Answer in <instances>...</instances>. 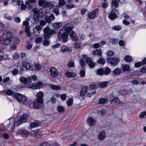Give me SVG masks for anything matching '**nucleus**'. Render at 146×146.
<instances>
[{
  "label": "nucleus",
  "mask_w": 146,
  "mask_h": 146,
  "mask_svg": "<svg viewBox=\"0 0 146 146\" xmlns=\"http://www.w3.org/2000/svg\"><path fill=\"white\" fill-rule=\"evenodd\" d=\"M46 23L44 20H42L39 22L40 25L42 27L46 25Z\"/></svg>",
  "instance_id": "nucleus-61"
},
{
  "label": "nucleus",
  "mask_w": 146,
  "mask_h": 146,
  "mask_svg": "<svg viewBox=\"0 0 146 146\" xmlns=\"http://www.w3.org/2000/svg\"><path fill=\"white\" fill-rule=\"evenodd\" d=\"M55 19V17L52 14H51L50 16L48 15H46L44 18V21L47 23L49 24L52 21H54Z\"/></svg>",
  "instance_id": "nucleus-14"
},
{
  "label": "nucleus",
  "mask_w": 146,
  "mask_h": 146,
  "mask_svg": "<svg viewBox=\"0 0 146 146\" xmlns=\"http://www.w3.org/2000/svg\"><path fill=\"white\" fill-rule=\"evenodd\" d=\"M107 55L109 57L113 56L114 54L113 52L111 50H109L107 53Z\"/></svg>",
  "instance_id": "nucleus-50"
},
{
  "label": "nucleus",
  "mask_w": 146,
  "mask_h": 146,
  "mask_svg": "<svg viewBox=\"0 0 146 146\" xmlns=\"http://www.w3.org/2000/svg\"><path fill=\"white\" fill-rule=\"evenodd\" d=\"M146 115V112L143 111L141 112L139 115V117L141 118H143Z\"/></svg>",
  "instance_id": "nucleus-64"
},
{
  "label": "nucleus",
  "mask_w": 146,
  "mask_h": 146,
  "mask_svg": "<svg viewBox=\"0 0 146 146\" xmlns=\"http://www.w3.org/2000/svg\"><path fill=\"white\" fill-rule=\"evenodd\" d=\"M104 70L103 68H100L96 72L97 75L100 76H102L104 74Z\"/></svg>",
  "instance_id": "nucleus-33"
},
{
  "label": "nucleus",
  "mask_w": 146,
  "mask_h": 146,
  "mask_svg": "<svg viewBox=\"0 0 146 146\" xmlns=\"http://www.w3.org/2000/svg\"><path fill=\"white\" fill-rule=\"evenodd\" d=\"M39 132L36 131H34L31 132V135L35 138H37L39 137Z\"/></svg>",
  "instance_id": "nucleus-37"
},
{
  "label": "nucleus",
  "mask_w": 146,
  "mask_h": 146,
  "mask_svg": "<svg viewBox=\"0 0 146 146\" xmlns=\"http://www.w3.org/2000/svg\"><path fill=\"white\" fill-rule=\"evenodd\" d=\"M59 8H60L57 7V6H56L52 10V13L55 14L56 16L60 14L59 9Z\"/></svg>",
  "instance_id": "nucleus-29"
},
{
  "label": "nucleus",
  "mask_w": 146,
  "mask_h": 146,
  "mask_svg": "<svg viewBox=\"0 0 146 146\" xmlns=\"http://www.w3.org/2000/svg\"><path fill=\"white\" fill-rule=\"evenodd\" d=\"M74 62L69 61L68 63V66L70 68L73 67L74 66Z\"/></svg>",
  "instance_id": "nucleus-55"
},
{
  "label": "nucleus",
  "mask_w": 146,
  "mask_h": 146,
  "mask_svg": "<svg viewBox=\"0 0 146 146\" xmlns=\"http://www.w3.org/2000/svg\"><path fill=\"white\" fill-rule=\"evenodd\" d=\"M47 2L44 0H39L38 1V5L43 8L46 7Z\"/></svg>",
  "instance_id": "nucleus-17"
},
{
  "label": "nucleus",
  "mask_w": 146,
  "mask_h": 146,
  "mask_svg": "<svg viewBox=\"0 0 146 146\" xmlns=\"http://www.w3.org/2000/svg\"><path fill=\"white\" fill-rule=\"evenodd\" d=\"M47 5L46 6V7H48L50 9H51L54 6V4L50 2H47Z\"/></svg>",
  "instance_id": "nucleus-47"
},
{
  "label": "nucleus",
  "mask_w": 146,
  "mask_h": 146,
  "mask_svg": "<svg viewBox=\"0 0 146 146\" xmlns=\"http://www.w3.org/2000/svg\"><path fill=\"white\" fill-rule=\"evenodd\" d=\"M93 55L98 56L99 57H102V52L100 49H97L94 50L92 52Z\"/></svg>",
  "instance_id": "nucleus-24"
},
{
  "label": "nucleus",
  "mask_w": 146,
  "mask_h": 146,
  "mask_svg": "<svg viewBox=\"0 0 146 146\" xmlns=\"http://www.w3.org/2000/svg\"><path fill=\"white\" fill-rule=\"evenodd\" d=\"M44 96V93L43 92L40 91L38 92L36 95V99L43 101V97Z\"/></svg>",
  "instance_id": "nucleus-21"
},
{
  "label": "nucleus",
  "mask_w": 146,
  "mask_h": 146,
  "mask_svg": "<svg viewBox=\"0 0 146 146\" xmlns=\"http://www.w3.org/2000/svg\"><path fill=\"white\" fill-rule=\"evenodd\" d=\"M43 32L44 33V39H48L51 35L56 33L54 30L50 29L48 27L44 28Z\"/></svg>",
  "instance_id": "nucleus-5"
},
{
  "label": "nucleus",
  "mask_w": 146,
  "mask_h": 146,
  "mask_svg": "<svg viewBox=\"0 0 146 146\" xmlns=\"http://www.w3.org/2000/svg\"><path fill=\"white\" fill-rule=\"evenodd\" d=\"M16 66L18 67H21V69L22 70V67L24 65V63L21 62H18L16 64Z\"/></svg>",
  "instance_id": "nucleus-48"
},
{
  "label": "nucleus",
  "mask_w": 146,
  "mask_h": 146,
  "mask_svg": "<svg viewBox=\"0 0 146 146\" xmlns=\"http://www.w3.org/2000/svg\"><path fill=\"white\" fill-rule=\"evenodd\" d=\"M107 61L110 64L114 66L118 64L119 62V60L117 57L110 58L107 59Z\"/></svg>",
  "instance_id": "nucleus-12"
},
{
  "label": "nucleus",
  "mask_w": 146,
  "mask_h": 146,
  "mask_svg": "<svg viewBox=\"0 0 146 146\" xmlns=\"http://www.w3.org/2000/svg\"><path fill=\"white\" fill-rule=\"evenodd\" d=\"M13 96L16 100L20 104H26L28 103V98L25 96L18 93H15Z\"/></svg>",
  "instance_id": "nucleus-3"
},
{
  "label": "nucleus",
  "mask_w": 146,
  "mask_h": 146,
  "mask_svg": "<svg viewBox=\"0 0 146 146\" xmlns=\"http://www.w3.org/2000/svg\"><path fill=\"white\" fill-rule=\"evenodd\" d=\"M42 29V27L39 25H38L33 29V35L35 36H38L40 34V31Z\"/></svg>",
  "instance_id": "nucleus-15"
},
{
  "label": "nucleus",
  "mask_w": 146,
  "mask_h": 146,
  "mask_svg": "<svg viewBox=\"0 0 146 146\" xmlns=\"http://www.w3.org/2000/svg\"><path fill=\"white\" fill-rule=\"evenodd\" d=\"M142 65V63L141 62H138L136 63H135V67L136 68L139 67L141 66Z\"/></svg>",
  "instance_id": "nucleus-60"
},
{
  "label": "nucleus",
  "mask_w": 146,
  "mask_h": 146,
  "mask_svg": "<svg viewBox=\"0 0 146 146\" xmlns=\"http://www.w3.org/2000/svg\"><path fill=\"white\" fill-rule=\"evenodd\" d=\"M43 42V44L45 46H48L49 44L50 41L48 40V39H44Z\"/></svg>",
  "instance_id": "nucleus-62"
},
{
  "label": "nucleus",
  "mask_w": 146,
  "mask_h": 146,
  "mask_svg": "<svg viewBox=\"0 0 146 146\" xmlns=\"http://www.w3.org/2000/svg\"><path fill=\"white\" fill-rule=\"evenodd\" d=\"M119 14L118 11L116 9H113L111 13L109 15V18L111 20H114L117 18V15Z\"/></svg>",
  "instance_id": "nucleus-10"
},
{
  "label": "nucleus",
  "mask_w": 146,
  "mask_h": 146,
  "mask_svg": "<svg viewBox=\"0 0 146 146\" xmlns=\"http://www.w3.org/2000/svg\"><path fill=\"white\" fill-rule=\"evenodd\" d=\"M88 87L86 86H84L82 89L80 94L81 96L85 95L87 92Z\"/></svg>",
  "instance_id": "nucleus-22"
},
{
  "label": "nucleus",
  "mask_w": 146,
  "mask_h": 146,
  "mask_svg": "<svg viewBox=\"0 0 146 146\" xmlns=\"http://www.w3.org/2000/svg\"><path fill=\"white\" fill-rule=\"evenodd\" d=\"M112 29L113 30L119 31L121 30V27L119 25H116L113 27H112Z\"/></svg>",
  "instance_id": "nucleus-42"
},
{
  "label": "nucleus",
  "mask_w": 146,
  "mask_h": 146,
  "mask_svg": "<svg viewBox=\"0 0 146 146\" xmlns=\"http://www.w3.org/2000/svg\"><path fill=\"white\" fill-rule=\"evenodd\" d=\"M73 102V100L71 98L68 99L67 101V103L68 106H69L72 105Z\"/></svg>",
  "instance_id": "nucleus-53"
},
{
  "label": "nucleus",
  "mask_w": 146,
  "mask_h": 146,
  "mask_svg": "<svg viewBox=\"0 0 146 146\" xmlns=\"http://www.w3.org/2000/svg\"><path fill=\"white\" fill-rule=\"evenodd\" d=\"M39 124L38 121H36L35 122L31 123L30 124L29 126L31 128H33L38 126Z\"/></svg>",
  "instance_id": "nucleus-27"
},
{
  "label": "nucleus",
  "mask_w": 146,
  "mask_h": 146,
  "mask_svg": "<svg viewBox=\"0 0 146 146\" xmlns=\"http://www.w3.org/2000/svg\"><path fill=\"white\" fill-rule=\"evenodd\" d=\"M19 80L20 81L23 83L24 84H26L27 83H30L29 82V79L25 77L21 76L19 78Z\"/></svg>",
  "instance_id": "nucleus-23"
},
{
  "label": "nucleus",
  "mask_w": 146,
  "mask_h": 146,
  "mask_svg": "<svg viewBox=\"0 0 146 146\" xmlns=\"http://www.w3.org/2000/svg\"><path fill=\"white\" fill-rule=\"evenodd\" d=\"M65 4L64 0H59L58 1V4L57 5V7L60 8L62 6H64Z\"/></svg>",
  "instance_id": "nucleus-36"
},
{
  "label": "nucleus",
  "mask_w": 146,
  "mask_h": 146,
  "mask_svg": "<svg viewBox=\"0 0 146 146\" xmlns=\"http://www.w3.org/2000/svg\"><path fill=\"white\" fill-rule=\"evenodd\" d=\"M108 82L107 81L102 82L99 83V86L102 88H104L108 86Z\"/></svg>",
  "instance_id": "nucleus-30"
},
{
  "label": "nucleus",
  "mask_w": 146,
  "mask_h": 146,
  "mask_svg": "<svg viewBox=\"0 0 146 146\" xmlns=\"http://www.w3.org/2000/svg\"><path fill=\"white\" fill-rule=\"evenodd\" d=\"M23 25L25 26V31L27 34V36L30 37L31 36V35L30 32V27L29 25V23L27 21H24L23 23Z\"/></svg>",
  "instance_id": "nucleus-13"
},
{
  "label": "nucleus",
  "mask_w": 146,
  "mask_h": 146,
  "mask_svg": "<svg viewBox=\"0 0 146 146\" xmlns=\"http://www.w3.org/2000/svg\"><path fill=\"white\" fill-rule=\"evenodd\" d=\"M24 64L26 68L32 70L34 69L33 66L32 64L25 62L24 63Z\"/></svg>",
  "instance_id": "nucleus-19"
},
{
  "label": "nucleus",
  "mask_w": 146,
  "mask_h": 146,
  "mask_svg": "<svg viewBox=\"0 0 146 146\" xmlns=\"http://www.w3.org/2000/svg\"><path fill=\"white\" fill-rule=\"evenodd\" d=\"M62 26L61 22L55 23L53 24L52 26L55 29H58L61 27Z\"/></svg>",
  "instance_id": "nucleus-28"
},
{
  "label": "nucleus",
  "mask_w": 146,
  "mask_h": 146,
  "mask_svg": "<svg viewBox=\"0 0 146 146\" xmlns=\"http://www.w3.org/2000/svg\"><path fill=\"white\" fill-rule=\"evenodd\" d=\"M105 60L104 58H100L98 60L97 62L98 63H100L102 65H104L105 64Z\"/></svg>",
  "instance_id": "nucleus-46"
},
{
  "label": "nucleus",
  "mask_w": 146,
  "mask_h": 146,
  "mask_svg": "<svg viewBox=\"0 0 146 146\" xmlns=\"http://www.w3.org/2000/svg\"><path fill=\"white\" fill-rule=\"evenodd\" d=\"M113 101L115 103L121 104L122 102L120 101L119 98L118 97H115L113 99Z\"/></svg>",
  "instance_id": "nucleus-52"
},
{
  "label": "nucleus",
  "mask_w": 146,
  "mask_h": 146,
  "mask_svg": "<svg viewBox=\"0 0 146 146\" xmlns=\"http://www.w3.org/2000/svg\"><path fill=\"white\" fill-rule=\"evenodd\" d=\"M124 59L127 62H129L132 60V58L129 55L126 56L124 58Z\"/></svg>",
  "instance_id": "nucleus-45"
},
{
  "label": "nucleus",
  "mask_w": 146,
  "mask_h": 146,
  "mask_svg": "<svg viewBox=\"0 0 146 146\" xmlns=\"http://www.w3.org/2000/svg\"><path fill=\"white\" fill-rule=\"evenodd\" d=\"M43 101L36 99L33 102V106L35 109L40 108L43 105Z\"/></svg>",
  "instance_id": "nucleus-6"
},
{
  "label": "nucleus",
  "mask_w": 146,
  "mask_h": 146,
  "mask_svg": "<svg viewBox=\"0 0 146 146\" xmlns=\"http://www.w3.org/2000/svg\"><path fill=\"white\" fill-rule=\"evenodd\" d=\"M123 71H129L130 70V67L129 65L127 64L123 65L122 67Z\"/></svg>",
  "instance_id": "nucleus-31"
},
{
  "label": "nucleus",
  "mask_w": 146,
  "mask_h": 146,
  "mask_svg": "<svg viewBox=\"0 0 146 146\" xmlns=\"http://www.w3.org/2000/svg\"><path fill=\"white\" fill-rule=\"evenodd\" d=\"M73 28L71 27H67L65 29V32L66 33H63L62 34L60 32L58 33V38L61 40L63 42L66 43L68 40V34L67 33H69L70 37H74L76 36V34L72 30Z\"/></svg>",
  "instance_id": "nucleus-2"
},
{
  "label": "nucleus",
  "mask_w": 146,
  "mask_h": 146,
  "mask_svg": "<svg viewBox=\"0 0 146 146\" xmlns=\"http://www.w3.org/2000/svg\"><path fill=\"white\" fill-rule=\"evenodd\" d=\"M42 85V83L40 81L38 82L37 83H33L29 85L28 87L29 88H32L33 90H35L37 89L40 88Z\"/></svg>",
  "instance_id": "nucleus-9"
},
{
  "label": "nucleus",
  "mask_w": 146,
  "mask_h": 146,
  "mask_svg": "<svg viewBox=\"0 0 146 146\" xmlns=\"http://www.w3.org/2000/svg\"><path fill=\"white\" fill-rule=\"evenodd\" d=\"M57 110L59 112H61L64 111V108L62 106H58L57 107Z\"/></svg>",
  "instance_id": "nucleus-51"
},
{
  "label": "nucleus",
  "mask_w": 146,
  "mask_h": 146,
  "mask_svg": "<svg viewBox=\"0 0 146 146\" xmlns=\"http://www.w3.org/2000/svg\"><path fill=\"white\" fill-rule=\"evenodd\" d=\"M133 73H135V74L134 75L135 76H137L138 74L139 75L141 76L142 75V73H146V66L143 67L140 71H134Z\"/></svg>",
  "instance_id": "nucleus-16"
},
{
  "label": "nucleus",
  "mask_w": 146,
  "mask_h": 146,
  "mask_svg": "<svg viewBox=\"0 0 146 146\" xmlns=\"http://www.w3.org/2000/svg\"><path fill=\"white\" fill-rule=\"evenodd\" d=\"M17 133L21 135L24 137H27L29 135V132L25 129H19L17 131Z\"/></svg>",
  "instance_id": "nucleus-7"
},
{
  "label": "nucleus",
  "mask_w": 146,
  "mask_h": 146,
  "mask_svg": "<svg viewBox=\"0 0 146 146\" xmlns=\"http://www.w3.org/2000/svg\"><path fill=\"white\" fill-rule=\"evenodd\" d=\"M98 9L96 8L94 10L92 11L91 12H89L88 14V17L90 19H93L96 16V15H98Z\"/></svg>",
  "instance_id": "nucleus-8"
},
{
  "label": "nucleus",
  "mask_w": 146,
  "mask_h": 146,
  "mask_svg": "<svg viewBox=\"0 0 146 146\" xmlns=\"http://www.w3.org/2000/svg\"><path fill=\"white\" fill-rule=\"evenodd\" d=\"M96 91H94L91 93H88L87 96L88 97H90L93 95H94L96 94Z\"/></svg>",
  "instance_id": "nucleus-57"
},
{
  "label": "nucleus",
  "mask_w": 146,
  "mask_h": 146,
  "mask_svg": "<svg viewBox=\"0 0 146 146\" xmlns=\"http://www.w3.org/2000/svg\"><path fill=\"white\" fill-rule=\"evenodd\" d=\"M29 79V82L31 83L32 82V79L34 81L37 80V78L36 76L35 75H33L31 76H29L28 77Z\"/></svg>",
  "instance_id": "nucleus-34"
},
{
  "label": "nucleus",
  "mask_w": 146,
  "mask_h": 146,
  "mask_svg": "<svg viewBox=\"0 0 146 146\" xmlns=\"http://www.w3.org/2000/svg\"><path fill=\"white\" fill-rule=\"evenodd\" d=\"M28 116L27 114L26 113L19 116L17 118V120L15 121L14 124V126L18 127L22 123L26 122L27 121L26 119Z\"/></svg>",
  "instance_id": "nucleus-4"
},
{
  "label": "nucleus",
  "mask_w": 146,
  "mask_h": 146,
  "mask_svg": "<svg viewBox=\"0 0 146 146\" xmlns=\"http://www.w3.org/2000/svg\"><path fill=\"white\" fill-rule=\"evenodd\" d=\"M66 75L68 77H72L75 76L76 74L74 72L67 71L66 73Z\"/></svg>",
  "instance_id": "nucleus-32"
},
{
  "label": "nucleus",
  "mask_w": 146,
  "mask_h": 146,
  "mask_svg": "<svg viewBox=\"0 0 146 146\" xmlns=\"http://www.w3.org/2000/svg\"><path fill=\"white\" fill-rule=\"evenodd\" d=\"M108 101L107 99L104 98H100L98 102V104H105Z\"/></svg>",
  "instance_id": "nucleus-39"
},
{
  "label": "nucleus",
  "mask_w": 146,
  "mask_h": 146,
  "mask_svg": "<svg viewBox=\"0 0 146 146\" xmlns=\"http://www.w3.org/2000/svg\"><path fill=\"white\" fill-rule=\"evenodd\" d=\"M21 58L25 60L26 58V54L25 53H21L20 54Z\"/></svg>",
  "instance_id": "nucleus-58"
},
{
  "label": "nucleus",
  "mask_w": 146,
  "mask_h": 146,
  "mask_svg": "<svg viewBox=\"0 0 146 146\" xmlns=\"http://www.w3.org/2000/svg\"><path fill=\"white\" fill-rule=\"evenodd\" d=\"M38 15L41 17L43 16L44 15V12L42 9H40L39 10Z\"/></svg>",
  "instance_id": "nucleus-56"
},
{
  "label": "nucleus",
  "mask_w": 146,
  "mask_h": 146,
  "mask_svg": "<svg viewBox=\"0 0 146 146\" xmlns=\"http://www.w3.org/2000/svg\"><path fill=\"white\" fill-rule=\"evenodd\" d=\"M0 34L1 37L5 35L7 36V38L0 40V42L4 45L8 46L13 45L15 44H18L19 42V40L17 37H12L13 33L10 31L2 30L0 31Z\"/></svg>",
  "instance_id": "nucleus-1"
},
{
  "label": "nucleus",
  "mask_w": 146,
  "mask_h": 146,
  "mask_svg": "<svg viewBox=\"0 0 146 146\" xmlns=\"http://www.w3.org/2000/svg\"><path fill=\"white\" fill-rule=\"evenodd\" d=\"M121 72V69L120 68H116L113 71L114 74L116 75L119 74Z\"/></svg>",
  "instance_id": "nucleus-40"
},
{
  "label": "nucleus",
  "mask_w": 146,
  "mask_h": 146,
  "mask_svg": "<svg viewBox=\"0 0 146 146\" xmlns=\"http://www.w3.org/2000/svg\"><path fill=\"white\" fill-rule=\"evenodd\" d=\"M39 18L38 17L35 15H34L31 19V22L32 24H35L37 23L39 21Z\"/></svg>",
  "instance_id": "nucleus-18"
},
{
  "label": "nucleus",
  "mask_w": 146,
  "mask_h": 146,
  "mask_svg": "<svg viewBox=\"0 0 146 146\" xmlns=\"http://www.w3.org/2000/svg\"><path fill=\"white\" fill-rule=\"evenodd\" d=\"M49 72L51 76L54 78L57 77L58 75V70L54 67H51L50 68Z\"/></svg>",
  "instance_id": "nucleus-11"
},
{
  "label": "nucleus",
  "mask_w": 146,
  "mask_h": 146,
  "mask_svg": "<svg viewBox=\"0 0 146 146\" xmlns=\"http://www.w3.org/2000/svg\"><path fill=\"white\" fill-rule=\"evenodd\" d=\"M34 66L35 67V69L37 71L39 70L41 68V66L40 65L38 64L35 63L34 64Z\"/></svg>",
  "instance_id": "nucleus-44"
},
{
  "label": "nucleus",
  "mask_w": 146,
  "mask_h": 146,
  "mask_svg": "<svg viewBox=\"0 0 146 146\" xmlns=\"http://www.w3.org/2000/svg\"><path fill=\"white\" fill-rule=\"evenodd\" d=\"M42 38L40 37H38L36 38L35 42L37 44L40 43L42 40Z\"/></svg>",
  "instance_id": "nucleus-54"
},
{
  "label": "nucleus",
  "mask_w": 146,
  "mask_h": 146,
  "mask_svg": "<svg viewBox=\"0 0 146 146\" xmlns=\"http://www.w3.org/2000/svg\"><path fill=\"white\" fill-rule=\"evenodd\" d=\"M97 88V85L94 84H91L90 86V88L92 90L96 89Z\"/></svg>",
  "instance_id": "nucleus-59"
},
{
  "label": "nucleus",
  "mask_w": 146,
  "mask_h": 146,
  "mask_svg": "<svg viewBox=\"0 0 146 146\" xmlns=\"http://www.w3.org/2000/svg\"><path fill=\"white\" fill-rule=\"evenodd\" d=\"M87 121L89 123V125L90 126H93L94 125L96 122V121L91 117L87 119Z\"/></svg>",
  "instance_id": "nucleus-25"
},
{
  "label": "nucleus",
  "mask_w": 146,
  "mask_h": 146,
  "mask_svg": "<svg viewBox=\"0 0 146 146\" xmlns=\"http://www.w3.org/2000/svg\"><path fill=\"white\" fill-rule=\"evenodd\" d=\"M61 51L62 52H64L66 51L70 52L71 50L68 47L65 46H63L61 48Z\"/></svg>",
  "instance_id": "nucleus-35"
},
{
  "label": "nucleus",
  "mask_w": 146,
  "mask_h": 146,
  "mask_svg": "<svg viewBox=\"0 0 146 146\" xmlns=\"http://www.w3.org/2000/svg\"><path fill=\"white\" fill-rule=\"evenodd\" d=\"M50 87L52 89L54 90H58L60 89V86L54 84L50 85Z\"/></svg>",
  "instance_id": "nucleus-38"
},
{
  "label": "nucleus",
  "mask_w": 146,
  "mask_h": 146,
  "mask_svg": "<svg viewBox=\"0 0 146 146\" xmlns=\"http://www.w3.org/2000/svg\"><path fill=\"white\" fill-rule=\"evenodd\" d=\"M66 6V9H68L74 8V5L72 3H70L67 5Z\"/></svg>",
  "instance_id": "nucleus-49"
},
{
  "label": "nucleus",
  "mask_w": 146,
  "mask_h": 146,
  "mask_svg": "<svg viewBox=\"0 0 146 146\" xmlns=\"http://www.w3.org/2000/svg\"><path fill=\"white\" fill-rule=\"evenodd\" d=\"M105 137V133L104 131H102L100 133L98 138L100 140H103Z\"/></svg>",
  "instance_id": "nucleus-26"
},
{
  "label": "nucleus",
  "mask_w": 146,
  "mask_h": 146,
  "mask_svg": "<svg viewBox=\"0 0 146 146\" xmlns=\"http://www.w3.org/2000/svg\"><path fill=\"white\" fill-rule=\"evenodd\" d=\"M1 92L3 93V94H5V95L9 96H11L13 94V92L9 89L3 90L1 91Z\"/></svg>",
  "instance_id": "nucleus-20"
},
{
  "label": "nucleus",
  "mask_w": 146,
  "mask_h": 146,
  "mask_svg": "<svg viewBox=\"0 0 146 146\" xmlns=\"http://www.w3.org/2000/svg\"><path fill=\"white\" fill-rule=\"evenodd\" d=\"M104 74L106 75H108L110 73L111 70L108 67H106L105 70Z\"/></svg>",
  "instance_id": "nucleus-43"
},
{
  "label": "nucleus",
  "mask_w": 146,
  "mask_h": 146,
  "mask_svg": "<svg viewBox=\"0 0 146 146\" xmlns=\"http://www.w3.org/2000/svg\"><path fill=\"white\" fill-rule=\"evenodd\" d=\"M118 40L117 39L113 38L111 39V44L113 45H115L117 44L118 42Z\"/></svg>",
  "instance_id": "nucleus-41"
},
{
  "label": "nucleus",
  "mask_w": 146,
  "mask_h": 146,
  "mask_svg": "<svg viewBox=\"0 0 146 146\" xmlns=\"http://www.w3.org/2000/svg\"><path fill=\"white\" fill-rule=\"evenodd\" d=\"M12 74L13 76H15L17 75L19 73V71L17 69H15L12 72Z\"/></svg>",
  "instance_id": "nucleus-63"
}]
</instances>
